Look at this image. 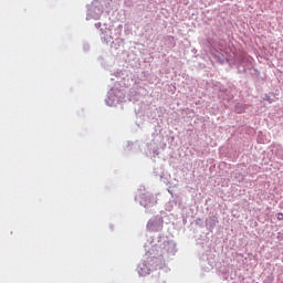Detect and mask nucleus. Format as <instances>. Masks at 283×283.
<instances>
[{
  "instance_id": "1",
  "label": "nucleus",
  "mask_w": 283,
  "mask_h": 283,
  "mask_svg": "<svg viewBox=\"0 0 283 283\" xmlns=\"http://www.w3.org/2000/svg\"><path fill=\"white\" fill-rule=\"evenodd\" d=\"M277 220H283V214L282 213L277 214Z\"/></svg>"
}]
</instances>
